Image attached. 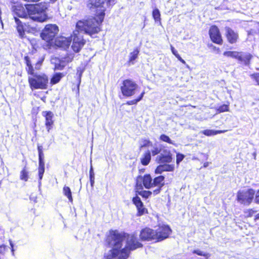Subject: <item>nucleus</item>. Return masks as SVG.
<instances>
[{"mask_svg": "<svg viewBox=\"0 0 259 259\" xmlns=\"http://www.w3.org/2000/svg\"><path fill=\"white\" fill-rule=\"evenodd\" d=\"M112 247L105 259H127L132 250L142 247L137 237L117 231H112L107 239Z\"/></svg>", "mask_w": 259, "mask_h": 259, "instance_id": "obj_1", "label": "nucleus"}, {"mask_svg": "<svg viewBox=\"0 0 259 259\" xmlns=\"http://www.w3.org/2000/svg\"><path fill=\"white\" fill-rule=\"evenodd\" d=\"M115 0H88V7L92 11H96V18H91L85 20L78 21L76 26L78 29L84 30L90 34L92 36L100 31V26L103 22L105 11L107 7L113 5Z\"/></svg>", "mask_w": 259, "mask_h": 259, "instance_id": "obj_2", "label": "nucleus"}, {"mask_svg": "<svg viewBox=\"0 0 259 259\" xmlns=\"http://www.w3.org/2000/svg\"><path fill=\"white\" fill-rule=\"evenodd\" d=\"M48 4L40 3L36 4H26L25 7L18 5L13 8L14 16L20 18H27L28 16L34 21L43 22L48 19L46 13Z\"/></svg>", "mask_w": 259, "mask_h": 259, "instance_id": "obj_3", "label": "nucleus"}, {"mask_svg": "<svg viewBox=\"0 0 259 259\" xmlns=\"http://www.w3.org/2000/svg\"><path fill=\"white\" fill-rule=\"evenodd\" d=\"M32 76L28 77V82L30 88L33 90H45L48 88L49 78L47 75L44 73L31 74Z\"/></svg>", "mask_w": 259, "mask_h": 259, "instance_id": "obj_4", "label": "nucleus"}, {"mask_svg": "<svg viewBox=\"0 0 259 259\" xmlns=\"http://www.w3.org/2000/svg\"><path fill=\"white\" fill-rule=\"evenodd\" d=\"M76 29L73 31V34L71 36L72 41L71 48L74 52L78 53L81 50L85 43V40L83 38L81 33L83 32L84 33L90 35L91 37L92 36L88 33L85 32L84 30L78 29L76 26ZM94 35L95 34H93L92 37L95 38L96 37L94 36Z\"/></svg>", "mask_w": 259, "mask_h": 259, "instance_id": "obj_5", "label": "nucleus"}, {"mask_svg": "<svg viewBox=\"0 0 259 259\" xmlns=\"http://www.w3.org/2000/svg\"><path fill=\"white\" fill-rule=\"evenodd\" d=\"M138 88L136 82L131 79L124 80L120 87L122 94L125 97H131L135 95Z\"/></svg>", "mask_w": 259, "mask_h": 259, "instance_id": "obj_6", "label": "nucleus"}, {"mask_svg": "<svg viewBox=\"0 0 259 259\" xmlns=\"http://www.w3.org/2000/svg\"><path fill=\"white\" fill-rule=\"evenodd\" d=\"M59 31L58 27L55 24H48L42 31L40 36L42 39L50 42L53 40Z\"/></svg>", "mask_w": 259, "mask_h": 259, "instance_id": "obj_7", "label": "nucleus"}, {"mask_svg": "<svg viewBox=\"0 0 259 259\" xmlns=\"http://www.w3.org/2000/svg\"><path fill=\"white\" fill-rule=\"evenodd\" d=\"M223 55L225 56L237 59L240 63H243L245 65H248L249 64L252 57L251 55L249 53L236 51H226L223 53Z\"/></svg>", "mask_w": 259, "mask_h": 259, "instance_id": "obj_8", "label": "nucleus"}, {"mask_svg": "<svg viewBox=\"0 0 259 259\" xmlns=\"http://www.w3.org/2000/svg\"><path fill=\"white\" fill-rule=\"evenodd\" d=\"M255 191L252 189L247 190L239 191L237 193V200L240 203L248 205L252 202Z\"/></svg>", "mask_w": 259, "mask_h": 259, "instance_id": "obj_9", "label": "nucleus"}, {"mask_svg": "<svg viewBox=\"0 0 259 259\" xmlns=\"http://www.w3.org/2000/svg\"><path fill=\"white\" fill-rule=\"evenodd\" d=\"M153 179L150 175L146 174L143 177L139 176L136 179V187L137 189H142L143 186L147 189L152 188Z\"/></svg>", "mask_w": 259, "mask_h": 259, "instance_id": "obj_10", "label": "nucleus"}, {"mask_svg": "<svg viewBox=\"0 0 259 259\" xmlns=\"http://www.w3.org/2000/svg\"><path fill=\"white\" fill-rule=\"evenodd\" d=\"M171 232V230L167 225L159 226L158 228L155 230L156 233V241L159 242L168 237Z\"/></svg>", "mask_w": 259, "mask_h": 259, "instance_id": "obj_11", "label": "nucleus"}, {"mask_svg": "<svg viewBox=\"0 0 259 259\" xmlns=\"http://www.w3.org/2000/svg\"><path fill=\"white\" fill-rule=\"evenodd\" d=\"M74 58L73 54L67 55L64 57H61L56 60L55 63V70H62L65 67L71 62Z\"/></svg>", "mask_w": 259, "mask_h": 259, "instance_id": "obj_12", "label": "nucleus"}, {"mask_svg": "<svg viewBox=\"0 0 259 259\" xmlns=\"http://www.w3.org/2000/svg\"><path fill=\"white\" fill-rule=\"evenodd\" d=\"M155 230L149 228L143 229L140 234V237L142 241H152L156 242Z\"/></svg>", "mask_w": 259, "mask_h": 259, "instance_id": "obj_13", "label": "nucleus"}, {"mask_svg": "<svg viewBox=\"0 0 259 259\" xmlns=\"http://www.w3.org/2000/svg\"><path fill=\"white\" fill-rule=\"evenodd\" d=\"M72 41L70 37H66L63 36L57 37L55 40V45L59 48L66 50L69 48Z\"/></svg>", "mask_w": 259, "mask_h": 259, "instance_id": "obj_14", "label": "nucleus"}, {"mask_svg": "<svg viewBox=\"0 0 259 259\" xmlns=\"http://www.w3.org/2000/svg\"><path fill=\"white\" fill-rule=\"evenodd\" d=\"M172 154L169 150H164L156 158L159 163H169L172 161Z\"/></svg>", "mask_w": 259, "mask_h": 259, "instance_id": "obj_15", "label": "nucleus"}, {"mask_svg": "<svg viewBox=\"0 0 259 259\" xmlns=\"http://www.w3.org/2000/svg\"><path fill=\"white\" fill-rule=\"evenodd\" d=\"M209 34L211 40L216 44H221L223 40L219 28L216 26H212L209 29Z\"/></svg>", "mask_w": 259, "mask_h": 259, "instance_id": "obj_16", "label": "nucleus"}, {"mask_svg": "<svg viewBox=\"0 0 259 259\" xmlns=\"http://www.w3.org/2000/svg\"><path fill=\"white\" fill-rule=\"evenodd\" d=\"M164 177L160 176L154 178L152 181V188L156 187L157 188L153 190V194L156 195L160 193L161 188L164 185Z\"/></svg>", "mask_w": 259, "mask_h": 259, "instance_id": "obj_17", "label": "nucleus"}, {"mask_svg": "<svg viewBox=\"0 0 259 259\" xmlns=\"http://www.w3.org/2000/svg\"><path fill=\"white\" fill-rule=\"evenodd\" d=\"M15 21L16 24V28L17 32L19 33V36L21 38H24L25 37L26 31H28V26L24 23L22 22L18 17L14 16Z\"/></svg>", "mask_w": 259, "mask_h": 259, "instance_id": "obj_18", "label": "nucleus"}, {"mask_svg": "<svg viewBox=\"0 0 259 259\" xmlns=\"http://www.w3.org/2000/svg\"><path fill=\"white\" fill-rule=\"evenodd\" d=\"M225 31L228 41L232 44L235 43L238 38V33L228 27L225 28Z\"/></svg>", "mask_w": 259, "mask_h": 259, "instance_id": "obj_19", "label": "nucleus"}, {"mask_svg": "<svg viewBox=\"0 0 259 259\" xmlns=\"http://www.w3.org/2000/svg\"><path fill=\"white\" fill-rule=\"evenodd\" d=\"M174 169L175 166L174 164H161L156 167L155 170V172L157 174H160L163 171H173Z\"/></svg>", "mask_w": 259, "mask_h": 259, "instance_id": "obj_20", "label": "nucleus"}, {"mask_svg": "<svg viewBox=\"0 0 259 259\" xmlns=\"http://www.w3.org/2000/svg\"><path fill=\"white\" fill-rule=\"evenodd\" d=\"M38 176H39V185L41 184V180L43 177L45 172V162L44 157H38Z\"/></svg>", "mask_w": 259, "mask_h": 259, "instance_id": "obj_21", "label": "nucleus"}, {"mask_svg": "<svg viewBox=\"0 0 259 259\" xmlns=\"http://www.w3.org/2000/svg\"><path fill=\"white\" fill-rule=\"evenodd\" d=\"M65 75V74L61 72H57L55 73L52 76L51 80L50 83L52 85L56 84L58 83L61 79Z\"/></svg>", "mask_w": 259, "mask_h": 259, "instance_id": "obj_22", "label": "nucleus"}, {"mask_svg": "<svg viewBox=\"0 0 259 259\" xmlns=\"http://www.w3.org/2000/svg\"><path fill=\"white\" fill-rule=\"evenodd\" d=\"M42 115L45 117V124L53 125L54 121L53 120V118L54 117V114L52 112L44 111L42 112Z\"/></svg>", "mask_w": 259, "mask_h": 259, "instance_id": "obj_23", "label": "nucleus"}, {"mask_svg": "<svg viewBox=\"0 0 259 259\" xmlns=\"http://www.w3.org/2000/svg\"><path fill=\"white\" fill-rule=\"evenodd\" d=\"M151 155L150 150H147L143 155L141 158V163L144 165H147L150 162Z\"/></svg>", "mask_w": 259, "mask_h": 259, "instance_id": "obj_24", "label": "nucleus"}, {"mask_svg": "<svg viewBox=\"0 0 259 259\" xmlns=\"http://www.w3.org/2000/svg\"><path fill=\"white\" fill-rule=\"evenodd\" d=\"M24 60L25 61V63L26 64V70L28 74H34V69L33 67L31 64V62L30 60L29 57L28 56H25Z\"/></svg>", "mask_w": 259, "mask_h": 259, "instance_id": "obj_25", "label": "nucleus"}, {"mask_svg": "<svg viewBox=\"0 0 259 259\" xmlns=\"http://www.w3.org/2000/svg\"><path fill=\"white\" fill-rule=\"evenodd\" d=\"M151 147H152V149L150 150L151 153V155L152 156H155L156 155H158V154H160L162 151V148L161 147V146L159 145H158L157 144H152V146Z\"/></svg>", "mask_w": 259, "mask_h": 259, "instance_id": "obj_26", "label": "nucleus"}, {"mask_svg": "<svg viewBox=\"0 0 259 259\" xmlns=\"http://www.w3.org/2000/svg\"><path fill=\"white\" fill-rule=\"evenodd\" d=\"M63 191L64 195L68 198L70 202H72L73 201V198L70 188L67 186H64L63 189Z\"/></svg>", "mask_w": 259, "mask_h": 259, "instance_id": "obj_27", "label": "nucleus"}, {"mask_svg": "<svg viewBox=\"0 0 259 259\" xmlns=\"http://www.w3.org/2000/svg\"><path fill=\"white\" fill-rule=\"evenodd\" d=\"M224 131H214L211 130H205L202 132V133L205 136H210L215 135L218 134H221L224 133Z\"/></svg>", "mask_w": 259, "mask_h": 259, "instance_id": "obj_28", "label": "nucleus"}, {"mask_svg": "<svg viewBox=\"0 0 259 259\" xmlns=\"http://www.w3.org/2000/svg\"><path fill=\"white\" fill-rule=\"evenodd\" d=\"M171 50L172 54L176 57V58L181 61L183 64L186 65L187 68H189L188 65L186 64V61L183 59L180 55L178 53V52L175 49V48L171 46Z\"/></svg>", "mask_w": 259, "mask_h": 259, "instance_id": "obj_29", "label": "nucleus"}, {"mask_svg": "<svg viewBox=\"0 0 259 259\" xmlns=\"http://www.w3.org/2000/svg\"><path fill=\"white\" fill-rule=\"evenodd\" d=\"M139 53V51L138 49H135L133 52L130 53V59L129 61L131 62H132L134 60L136 59L138 57V54Z\"/></svg>", "mask_w": 259, "mask_h": 259, "instance_id": "obj_30", "label": "nucleus"}, {"mask_svg": "<svg viewBox=\"0 0 259 259\" xmlns=\"http://www.w3.org/2000/svg\"><path fill=\"white\" fill-rule=\"evenodd\" d=\"M159 139L163 142H166L170 144L175 145L174 141H172L168 136L165 134H162L160 136Z\"/></svg>", "mask_w": 259, "mask_h": 259, "instance_id": "obj_31", "label": "nucleus"}, {"mask_svg": "<svg viewBox=\"0 0 259 259\" xmlns=\"http://www.w3.org/2000/svg\"><path fill=\"white\" fill-rule=\"evenodd\" d=\"M152 16L156 22L160 21V13L159 10L156 8L152 12Z\"/></svg>", "mask_w": 259, "mask_h": 259, "instance_id": "obj_32", "label": "nucleus"}, {"mask_svg": "<svg viewBox=\"0 0 259 259\" xmlns=\"http://www.w3.org/2000/svg\"><path fill=\"white\" fill-rule=\"evenodd\" d=\"M139 195H141L144 198H147L151 195L152 192L150 191L141 190L137 191Z\"/></svg>", "mask_w": 259, "mask_h": 259, "instance_id": "obj_33", "label": "nucleus"}, {"mask_svg": "<svg viewBox=\"0 0 259 259\" xmlns=\"http://www.w3.org/2000/svg\"><path fill=\"white\" fill-rule=\"evenodd\" d=\"M192 252L198 255L203 256L206 258H208L210 256V254L208 253L204 252L199 249L194 250Z\"/></svg>", "mask_w": 259, "mask_h": 259, "instance_id": "obj_34", "label": "nucleus"}, {"mask_svg": "<svg viewBox=\"0 0 259 259\" xmlns=\"http://www.w3.org/2000/svg\"><path fill=\"white\" fill-rule=\"evenodd\" d=\"M8 250V247L5 245H0V258L3 257Z\"/></svg>", "mask_w": 259, "mask_h": 259, "instance_id": "obj_35", "label": "nucleus"}, {"mask_svg": "<svg viewBox=\"0 0 259 259\" xmlns=\"http://www.w3.org/2000/svg\"><path fill=\"white\" fill-rule=\"evenodd\" d=\"M133 202L136 206V207L141 206L143 202H142L139 196H136L133 198Z\"/></svg>", "mask_w": 259, "mask_h": 259, "instance_id": "obj_36", "label": "nucleus"}, {"mask_svg": "<svg viewBox=\"0 0 259 259\" xmlns=\"http://www.w3.org/2000/svg\"><path fill=\"white\" fill-rule=\"evenodd\" d=\"M20 179L22 180L27 181L28 180V172L24 168L20 174Z\"/></svg>", "mask_w": 259, "mask_h": 259, "instance_id": "obj_37", "label": "nucleus"}, {"mask_svg": "<svg viewBox=\"0 0 259 259\" xmlns=\"http://www.w3.org/2000/svg\"><path fill=\"white\" fill-rule=\"evenodd\" d=\"M137 210H138V214L137 215L138 216H141L143 214H144L146 209L144 207L143 204L141 205V206L137 207Z\"/></svg>", "mask_w": 259, "mask_h": 259, "instance_id": "obj_38", "label": "nucleus"}, {"mask_svg": "<svg viewBox=\"0 0 259 259\" xmlns=\"http://www.w3.org/2000/svg\"><path fill=\"white\" fill-rule=\"evenodd\" d=\"M185 156L183 154L178 153L177 154L176 163L178 165L183 160Z\"/></svg>", "mask_w": 259, "mask_h": 259, "instance_id": "obj_39", "label": "nucleus"}, {"mask_svg": "<svg viewBox=\"0 0 259 259\" xmlns=\"http://www.w3.org/2000/svg\"><path fill=\"white\" fill-rule=\"evenodd\" d=\"M229 109V107L228 105L226 104H223L220 106L219 107L218 110L219 112H223L227 111Z\"/></svg>", "mask_w": 259, "mask_h": 259, "instance_id": "obj_40", "label": "nucleus"}, {"mask_svg": "<svg viewBox=\"0 0 259 259\" xmlns=\"http://www.w3.org/2000/svg\"><path fill=\"white\" fill-rule=\"evenodd\" d=\"M152 146V143L148 140H144L143 141V144L141 145V147H149Z\"/></svg>", "mask_w": 259, "mask_h": 259, "instance_id": "obj_41", "label": "nucleus"}, {"mask_svg": "<svg viewBox=\"0 0 259 259\" xmlns=\"http://www.w3.org/2000/svg\"><path fill=\"white\" fill-rule=\"evenodd\" d=\"M251 77L257 82V84L259 85V73L251 74Z\"/></svg>", "mask_w": 259, "mask_h": 259, "instance_id": "obj_42", "label": "nucleus"}, {"mask_svg": "<svg viewBox=\"0 0 259 259\" xmlns=\"http://www.w3.org/2000/svg\"><path fill=\"white\" fill-rule=\"evenodd\" d=\"M89 173H90V179H95V174L94 172L93 167L92 164H91Z\"/></svg>", "mask_w": 259, "mask_h": 259, "instance_id": "obj_43", "label": "nucleus"}, {"mask_svg": "<svg viewBox=\"0 0 259 259\" xmlns=\"http://www.w3.org/2000/svg\"><path fill=\"white\" fill-rule=\"evenodd\" d=\"M37 149L38 152V157H44L42 151V147L41 146H38Z\"/></svg>", "mask_w": 259, "mask_h": 259, "instance_id": "obj_44", "label": "nucleus"}, {"mask_svg": "<svg viewBox=\"0 0 259 259\" xmlns=\"http://www.w3.org/2000/svg\"><path fill=\"white\" fill-rule=\"evenodd\" d=\"M139 102L137 99H134L131 101H128L126 102V104L128 105H132L137 104V103Z\"/></svg>", "mask_w": 259, "mask_h": 259, "instance_id": "obj_45", "label": "nucleus"}, {"mask_svg": "<svg viewBox=\"0 0 259 259\" xmlns=\"http://www.w3.org/2000/svg\"><path fill=\"white\" fill-rule=\"evenodd\" d=\"M9 243H10V245L11 246V252H12V255H14V251H15L14 244L13 243L12 241L11 240H9Z\"/></svg>", "mask_w": 259, "mask_h": 259, "instance_id": "obj_46", "label": "nucleus"}, {"mask_svg": "<svg viewBox=\"0 0 259 259\" xmlns=\"http://www.w3.org/2000/svg\"><path fill=\"white\" fill-rule=\"evenodd\" d=\"M145 93L144 91H143L141 94H140V95L139 96V97L137 98V100L138 101V102L140 101L143 97H144V95H145Z\"/></svg>", "mask_w": 259, "mask_h": 259, "instance_id": "obj_47", "label": "nucleus"}, {"mask_svg": "<svg viewBox=\"0 0 259 259\" xmlns=\"http://www.w3.org/2000/svg\"><path fill=\"white\" fill-rule=\"evenodd\" d=\"M41 63H42V62L39 61H38V62L36 63V64H35V69L38 70V69H39L40 66H41Z\"/></svg>", "mask_w": 259, "mask_h": 259, "instance_id": "obj_48", "label": "nucleus"}, {"mask_svg": "<svg viewBox=\"0 0 259 259\" xmlns=\"http://www.w3.org/2000/svg\"><path fill=\"white\" fill-rule=\"evenodd\" d=\"M48 132H50V130L52 128L53 125L45 124Z\"/></svg>", "mask_w": 259, "mask_h": 259, "instance_id": "obj_49", "label": "nucleus"}, {"mask_svg": "<svg viewBox=\"0 0 259 259\" xmlns=\"http://www.w3.org/2000/svg\"><path fill=\"white\" fill-rule=\"evenodd\" d=\"M255 201L256 203H259V196H258L257 193H256V197H255Z\"/></svg>", "mask_w": 259, "mask_h": 259, "instance_id": "obj_50", "label": "nucleus"}, {"mask_svg": "<svg viewBox=\"0 0 259 259\" xmlns=\"http://www.w3.org/2000/svg\"><path fill=\"white\" fill-rule=\"evenodd\" d=\"M90 180L91 185L92 187H93L94 186V183H95V179H90Z\"/></svg>", "mask_w": 259, "mask_h": 259, "instance_id": "obj_51", "label": "nucleus"}, {"mask_svg": "<svg viewBox=\"0 0 259 259\" xmlns=\"http://www.w3.org/2000/svg\"><path fill=\"white\" fill-rule=\"evenodd\" d=\"M81 73H80L79 74V81H78V88H79V85L81 82Z\"/></svg>", "mask_w": 259, "mask_h": 259, "instance_id": "obj_52", "label": "nucleus"}, {"mask_svg": "<svg viewBox=\"0 0 259 259\" xmlns=\"http://www.w3.org/2000/svg\"><path fill=\"white\" fill-rule=\"evenodd\" d=\"M208 165H209V163H208V162H205V163H204V164H203V166H204V167H207V166H208Z\"/></svg>", "mask_w": 259, "mask_h": 259, "instance_id": "obj_53", "label": "nucleus"}, {"mask_svg": "<svg viewBox=\"0 0 259 259\" xmlns=\"http://www.w3.org/2000/svg\"><path fill=\"white\" fill-rule=\"evenodd\" d=\"M255 220H259V213L255 215Z\"/></svg>", "mask_w": 259, "mask_h": 259, "instance_id": "obj_54", "label": "nucleus"}, {"mask_svg": "<svg viewBox=\"0 0 259 259\" xmlns=\"http://www.w3.org/2000/svg\"><path fill=\"white\" fill-rule=\"evenodd\" d=\"M56 1H57V0H50V2L52 4L55 3Z\"/></svg>", "mask_w": 259, "mask_h": 259, "instance_id": "obj_55", "label": "nucleus"}, {"mask_svg": "<svg viewBox=\"0 0 259 259\" xmlns=\"http://www.w3.org/2000/svg\"><path fill=\"white\" fill-rule=\"evenodd\" d=\"M257 193H258V195L259 196V190L257 192Z\"/></svg>", "mask_w": 259, "mask_h": 259, "instance_id": "obj_56", "label": "nucleus"}, {"mask_svg": "<svg viewBox=\"0 0 259 259\" xmlns=\"http://www.w3.org/2000/svg\"><path fill=\"white\" fill-rule=\"evenodd\" d=\"M0 259H1V258H0Z\"/></svg>", "mask_w": 259, "mask_h": 259, "instance_id": "obj_57", "label": "nucleus"}]
</instances>
